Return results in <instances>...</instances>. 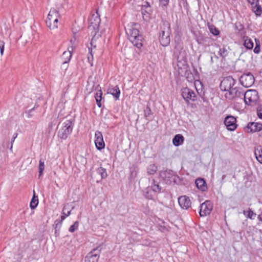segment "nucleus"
I'll return each mask as SVG.
<instances>
[{"label": "nucleus", "mask_w": 262, "mask_h": 262, "mask_svg": "<svg viewBox=\"0 0 262 262\" xmlns=\"http://www.w3.org/2000/svg\"><path fill=\"white\" fill-rule=\"evenodd\" d=\"M44 169H45L44 160L40 159L39 161V166H38L39 178H40L42 175Z\"/></svg>", "instance_id": "c756f323"}, {"label": "nucleus", "mask_w": 262, "mask_h": 262, "mask_svg": "<svg viewBox=\"0 0 262 262\" xmlns=\"http://www.w3.org/2000/svg\"><path fill=\"white\" fill-rule=\"evenodd\" d=\"M66 53V51L63 52V54H64Z\"/></svg>", "instance_id": "de8ad7c7"}, {"label": "nucleus", "mask_w": 262, "mask_h": 262, "mask_svg": "<svg viewBox=\"0 0 262 262\" xmlns=\"http://www.w3.org/2000/svg\"><path fill=\"white\" fill-rule=\"evenodd\" d=\"M194 85L198 92H199V91L202 90L203 84L201 81L198 80H195L194 82Z\"/></svg>", "instance_id": "72a5a7b5"}, {"label": "nucleus", "mask_w": 262, "mask_h": 262, "mask_svg": "<svg viewBox=\"0 0 262 262\" xmlns=\"http://www.w3.org/2000/svg\"><path fill=\"white\" fill-rule=\"evenodd\" d=\"M209 29L210 33H211L214 35H218L220 33L219 30L213 25H209Z\"/></svg>", "instance_id": "473e14b6"}, {"label": "nucleus", "mask_w": 262, "mask_h": 262, "mask_svg": "<svg viewBox=\"0 0 262 262\" xmlns=\"http://www.w3.org/2000/svg\"><path fill=\"white\" fill-rule=\"evenodd\" d=\"M177 67L179 69V73L181 74L187 70V53L184 50H181L177 56Z\"/></svg>", "instance_id": "20e7f679"}, {"label": "nucleus", "mask_w": 262, "mask_h": 262, "mask_svg": "<svg viewBox=\"0 0 262 262\" xmlns=\"http://www.w3.org/2000/svg\"><path fill=\"white\" fill-rule=\"evenodd\" d=\"M195 185L197 188L202 191H205L207 189V184L202 178H199L195 180Z\"/></svg>", "instance_id": "aec40b11"}, {"label": "nucleus", "mask_w": 262, "mask_h": 262, "mask_svg": "<svg viewBox=\"0 0 262 262\" xmlns=\"http://www.w3.org/2000/svg\"><path fill=\"white\" fill-rule=\"evenodd\" d=\"M170 25L168 23H164L159 34V41L162 46L166 47L169 45L170 42Z\"/></svg>", "instance_id": "7ed1b4c3"}, {"label": "nucleus", "mask_w": 262, "mask_h": 262, "mask_svg": "<svg viewBox=\"0 0 262 262\" xmlns=\"http://www.w3.org/2000/svg\"><path fill=\"white\" fill-rule=\"evenodd\" d=\"M258 95L255 90H249L244 94L245 102L248 105L255 104L258 100Z\"/></svg>", "instance_id": "423d86ee"}, {"label": "nucleus", "mask_w": 262, "mask_h": 262, "mask_svg": "<svg viewBox=\"0 0 262 262\" xmlns=\"http://www.w3.org/2000/svg\"><path fill=\"white\" fill-rule=\"evenodd\" d=\"M100 23V19L97 14H93L89 19L90 29H94L95 31L98 30Z\"/></svg>", "instance_id": "dca6fc26"}, {"label": "nucleus", "mask_w": 262, "mask_h": 262, "mask_svg": "<svg viewBox=\"0 0 262 262\" xmlns=\"http://www.w3.org/2000/svg\"><path fill=\"white\" fill-rule=\"evenodd\" d=\"M58 13L55 9H51L47 18L46 24L50 29H54L58 27Z\"/></svg>", "instance_id": "39448f33"}, {"label": "nucleus", "mask_w": 262, "mask_h": 262, "mask_svg": "<svg viewBox=\"0 0 262 262\" xmlns=\"http://www.w3.org/2000/svg\"><path fill=\"white\" fill-rule=\"evenodd\" d=\"M125 29L129 40L135 46L140 48L142 46V37L139 34V25L130 23L126 25Z\"/></svg>", "instance_id": "f03ea898"}, {"label": "nucleus", "mask_w": 262, "mask_h": 262, "mask_svg": "<svg viewBox=\"0 0 262 262\" xmlns=\"http://www.w3.org/2000/svg\"><path fill=\"white\" fill-rule=\"evenodd\" d=\"M141 12L144 21L149 22L151 18L152 11L148 3L145 2L142 5Z\"/></svg>", "instance_id": "1a4fd4ad"}, {"label": "nucleus", "mask_w": 262, "mask_h": 262, "mask_svg": "<svg viewBox=\"0 0 262 262\" xmlns=\"http://www.w3.org/2000/svg\"><path fill=\"white\" fill-rule=\"evenodd\" d=\"M178 203L183 209H187L191 205V201L189 198L186 195H183L179 198Z\"/></svg>", "instance_id": "a211bd4d"}, {"label": "nucleus", "mask_w": 262, "mask_h": 262, "mask_svg": "<svg viewBox=\"0 0 262 262\" xmlns=\"http://www.w3.org/2000/svg\"><path fill=\"white\" fill-rule=\"evenodd\" d=\"M64 122H60L58 125V127H60L58 132V136L61 139H66V129L63 128L65 126H64Z\"/></svg>", "instance_id": "5701e85b"}, {"label": "nucleus", "mask_w": 262, "mask_h": 262, "mask_svg": "<svg viewBox=\"0 0 262 262\" xmlns=\"http://www.w3.org/2000/svg\"><path fill=\"white\" fill-rule=\"evenodd\" d=\"M256 46L254 49V52L256 54H258L260 51V42L258 40H257L256 38L255 39Z\"/></svg>", "instance_id": "f704fd0d"}, {"label": "nucleus", "mask_w": 262, "mask_h": 262, "mask_svg": "<svg viewBox=\"0 0 262 262\" xmlns=\"http://www.w3.org/2000/svg\"><path fill=\"white\" fill-rule=\"evenodd\" d=\"M157 170V166L155 164H150L147 167V172L148 174H154Z\"/></svg>", "instance_id": "bb28decb"}, {"label": "nucleus", "mask_w": 262, "mask_h": 262, "mask_svg": "<svg viewBox=\"0 0 262 262\" xmlns=\"http://www.w3.org/2000/svg\"><path fill=\"white\" fill-rule=\"evenodd\" d=\"M242 84L245 87H250L254 82V76L251 73L243 74L240 78Z\"/></svg>", "instance_id": "ddd939ff"}, {"label": "nucleus", "mask_w": 262, "mask_h": 262, "mask_svg": "<svg viewBox=\"0 0 262 262\" xmlns=\"http://www.w3.org/2000/svg\"><path fill=\"white\" fill-rule=\"evenodd\" d=\"M243 213L246 217H248L251 220H254L256 216V214L251 209H248L247 210L244 211Z\"/></svg>", "instance_id": "c85d7f7f"}, {"label": "nucleus", "mask_w": 262, "mask_h": 262, "mask_svg": "<svg viewBox=\"0 0 262 262\" xmlns=\"http://www.w3.org/2000/svg\"><path fill=\"white\" fill-rule=\"evenodd\" d=\"M99 173L101 175L102 179L105 178L107 176L106 170L105 168L100 167L99 169Z\"/></svg>", "instance_id": "c9c22d12"}, {"label": "nucleus", "mask_w": 262, "mask_h": 262, "mask_svg": "<svg viewBox=\"0 0 262 262\" xmlns=\"http://www.w3.org/2000/svg\"><path fill=\"white\" fill-rule=\"evenodd\" d=\"M99 259V252L97 250L94 249L85 256L84 262H98Z\"/></svg>", "instance_id": "f3484780"}, {"label": "nucleus", "mask_w": 262, "mask_h": 262, "mask_svg": "<svg viewBox=\"0 0 262 262\" xmlns=\"http://www.w3.org/2000/svg\"><path fill=\"white\" fill-rule=\"evenodd\" d=\"M5 42L3 40H0V52L1 56H3L4 52Z\"/></svg>", "instance_id": "4c0bfd02"}, {"label": "nucleus", "mask_w": 262, "mask_h": 262, "mask_svg": "<svg viewBox=\"0 0 262 262\" xmlns=\"http://www.w3.org/2000/svg\"><path fill=\"white\" fill-rule=\"evenodd\" d=\"M73 49H74L73 46H71V47H69L68 48V52L70 54V58L72 56Z\"/></svg>", "instance_id": "a19ab883"}, {"label": "nucleus", "mask_w": 262, "mask_h": 262, "mask_svg": "<svg viewBox=\"0 0 262 262\" xmlns=\"http://www.w3.org/2000/svg\"><path fill=\"white\" fill-rule=\"evenodd\" d=\"M96 92L95 93V98L96 101L97 105L99 107L102 106L101 100L102 96V91L101 88L99 85L97 86L96 88Z\"/></svg>", "instance_id": "6ab92c4d"}, {"label": "nucleus", "mask_w": 262, "mask_h": 262, "mask_svg": "<svg viewBox=\"0 0 262 262\" xmlns=\"http://www.w3.org/2000/svg\"><path fill=\"white\" fill-rule=\"evenodd\" d=\"M79 224L77 222H75L73 225H72L69 229V230L71 232H74L78 227Z\"/></svg>", "instance_id": "e433bc0d"}, {"label": "nucleus", "mask_w": 262, "mask_h": 262, "mask_svg": "<svg viewBox=\"0 0 262 262\" xmlns=\"http://www.w3.org/2000/svg\"><path fill=\"white\" fill-rule=\"evenodd\" d=\"M160 176L164 180L166 183L171 184L172 182L178 183L180 181L179 177L172 171H162L160 173Z\"/></svg>", "instance_id": "0eeeda50"}, {"label": "nucleus", "mask_w": 262, "mask_h": 262, "mask_svg": "<svg viewBox=\"0 0 262 262\" xmlns=\"http://www.w3.org/2000/svg\"><path fill=\"white\" fill-rule=\"evenodd\" d=\"M257 218L260 222H262V212L258 215Z\"/></svg>", "instance_id": "37998d69"}, {"label": "nucleus", "mask_w": 262, "mask_h": 262, "mask_svg": "<svg viewBox=\"0 0 262 262\" xmlns=\"http://www.w3.org/2000/svg\"><path fill=\"white\" fill-rule=\"evenodd\" d=\"M73 124L72 120H68L67 122V134H71L72 133Z\"/></svg>", "instance_id": "7c9ffc66"}, {"label": "nucleus", "mask_w": 262, "mask_h": 262, "mask_svg": "<svg viewBox=\"0 0 262 262\" xmlns=\"http://www.w3.org/2000/svg\"><path fill=\"white\" fill-rule=\"evenodd\" d=\"M160 191V188L159 184L157 183H156L155 181H154L150 188H148L147 194H145L146 197L149 199H151L155 196L156 193Z\"/></svg>", "instance_id": "2eb2a0df"}, {"label": "nucleus", "mask_w": 262, "mask_h": 262, "mask_svg": "<svg viewBox=\"0 0 262 262\" xmlns=\"http://www.w3.org/2000/svg\"><path fill=\"white\" fill-rule=\"evenodd\" d=\"M73 32H75V31L74 30V28L72 29Z\"/></svg>", "instance_id": "09e8293b"}, {"label": "nucleus", "mask_w": 262, "mask_h": 262, "mask_svg": "<svg viewBox=\"0 0 262 262\" xmlns=\"http://www.w3.org/2000/svg\"><path fill=\"white\" fill-rule=\"evenodd\" d=\"M33 192H34V195L31 199V202L30 204V207L32 209H35L37 207V206L38 204V196H35L34 191H33Z\"/></svg>", "instance_id": "cd10ccee"}, {"label": "nucleus", "mask_w": 262, "mask_h": 262, "mask_svg": "<svg viewBox=\"0 0 262 262\" xmlns=\"http://www.w3.org/2000/svg\"><path fill=\"white\" fill-rule=\"evenodd\" d=\"M255 157L257 161L262 164V148L260 147H258L255 148L254 152Z\"/></svg>", "instance_id": "a878e982"}, {"label": "nucleus", "mask_w": 262, "mask_h": 262, "mask_svg": "<svg viewBox=\"0 0 262 262\" xmlns=\"http://www.w3.org/2000/svg\"><path fill=\"white\" fill-rule=\"evenodd\" d=\"M262 130V124L258 122H250L245 128V130L248 133H253Z\"/></svg>", "instance_id": "4468645a"}, {"label": "nucleus", "mask_w": 262, "mask_h": 262, "mask_svg": "<svg viewBox=\"0 0 262 262\" xmlns=\"http://www.w3.org/2000/svg\"><path fill=\"white\" fill-rule=\"evenodd\" d=\"M181 95L187 103L194 101L196 96L195 93L188 88H184L181 90Z\"/></svg>", "instance_id": "6e6552de"}, {"label": "nucleus", "mask_w": 262, "mask_h": 262, "mask_svg": "<svg viewBox=\"0 0 262 262\" xmlns=\"http://www.w3.org/2000/svg\"><path fill=\"white\" fill-rule=\"evenodd\" d=\"M253 11L256 16H260L262 12V8L259 5H256L253 8Z\"/></svg>", "instance_id": "2f4dec72"}, {"label": "nucleus", "mask_w": 262, "mask_h": 262, "mask_svg": "<svg viewBox=\"0 0 262 262\" xmlns=\"http://www.w3.org/2000/svg\"><path fill=\"white\" fill-rule=\"evenodd\" d=\"M244 46L248 49L251 50L253 48L254 43L252 40L248 37H244Z\"/></svg>", "instance_id": "b1692460"}, {"label": "nucleus", "mask_w": 262, "mask_h": 262, "mask_svg": "<svg viewBox=\"0 0 262 262\" xmlns=\"http://www.w3.org/2000/svg\"><path fill=\"white\" fill-rule=\"evenodd\" d=\"M248 1L251 3H253L254 1V0H248Z\"/></svg>", "instance_id": "c03bdc74"}, {"label": "nucleus", "mask_w": 262, "mask_h": 262, "mask_svg": "<svg viewBox=\"0 0 262 262\" xmlns=\"http://www.w3.org/2000/svg\"><path fill=\"white\" fill-rule=\"evenodd\" d=\"M94 142L96 148L99 150L104 149L105 144L103 140L102 134L100 131H96L94 136Z\"/></svg>", "instance_id": "9b49d317"}, {"label": "nucleus", "mask_w": 262, "mask_h": 262, "mask_svg": "<svg viewBox=\"0 0 262 262\" xmlns=\"http://www.w3.org/2000/svg\"><path fill=\"white\" fill-rule=\"evenodd\" d=\"M257 116L259 119L262 120V106H259L258 107Z\"/></svg>", "instance_id": "58836bf2"}, {"label": "nucleus", "mask_w": 262, "mask_h": 262, "mask_svg": "<svg viewBox=\"0 0 262 262\" xmlns=\"http://www.w3.org/2000/svg\"><path fill=\"white\" fill-rule=\"evenodd\" d=\"M70 214V212H68V214H67L66 216H68Z\"/></svg>", "instance_id": "49530a36"}, {"label": "nucleus", "mask_w": 262, "mask_h": 262, "mask_svg": "<svg viewBox=\"0 0 262 262\" xmlns=\"http://www.w3.org/2000/svg\"><path fill=\"white\" fill-rule=\"evenodd\" d=\"M107 93L113 95L115 100H118L120 97V91L119 88L117 86H116L115 87L110 88L108 89Z\"/></svg>", "instance_id": "412c9836"}, {"label": "nucleus", "mask_w": 262, "mask_h": 262, "mask_svg": "<svg viewBox=\"0 0 262 262\" xmlns=\"http://www.w3.org/2000/svg\"><path fill=\"white\" fill-rule=\"evenodd\" d=\"M160 4L163 6H165L168 4V0H159Z\"/></svg>", "instance_id": "ea45409f"}, {"label": "nucleus", "mask_w": 262, "mask_h": 262, "mask_svg": "<svg viewBox=\"0 0 262 262\" xmlns=\"http://www.w3.org/2000/svg\"><path fill=\"white\" fill-rule=\"evenodd\" d=\"M64 207H65L64 206L63 208V209H62V215L61 216V220H56L55 221V233H56L57 231L60 228L61 226L62 222L64 220V219L66 217V216L64 215L65 213L64 212Z\"/></svg>", "instance_id": "393cba45"}, {"label": "nucleus", "mask_w": 262, "mask_h": 262, "mask_svg": "<svg viewBox=\"0 0 262 262\" xmlns=\"http://www.w3.org/2000/svg\"><path fill=\"white\" fill-rule=\"evenodd\" d=\"M62 115V113L61 112H60L59 114V117H60Z\"/></svg>", "instance_id": "a18cd8bd"}, {"label": "nucleus", "mask_w": 262, "mask_h": 262, "mask_svg": "<svg viewBox=\"0 0 262 262\" xmlns=\"http://www.w3.org/2000/svg\"><path fill=\"white\" fill-rule=\"evenodd\" d=\"M224 123L227 129L229 131H234L237 127L236 119L233 116H227Z\"/></svg>", "instance_id": "9d476101"}, {"label": "nucleus", "mask_w": 262, "mask_h": 262, "mask_svg": "<svg viewBox=\"0 0 262 262\" xmlns=\"http://www.w3.org/2000/svg\"><path fill=\"white\" fill-rule=\"evenodd\" d=\"M17 137V133H15L14 135H13V138L12 139V140H11V148H12V143L14 141L15 139H16V138Z\"/></svg>", "instance_id": "79ce46f5"}, {"label": "nucleus", "mask_w": 262, "mask_h": 262, "mask_svg": "<svg viewBox=\"0 0 262 262\" xmlns=\"http://www.w3.org/2000/svg\"><path fill=\"white\" fill-rule=\"evenodd\" d=\"M184 138L181 134L176 135L172 139V143L175 146H179L183 144Z\"/></svg>", "instance_id": "4be33fe9"}, {"label": "nucleus", "mask_w": 262, "mask_h": 262, "mask_svg": "<svg viewBox=\"0 0 262 262\" xmlns=\"http://www.w3.org/2000/svg\"><path fill=\"white\" fill-rule=\"evenodd\" d=\"M213 208L212 204L209 201H206L201 205L200 215L201 216H205L209 215Z\"/></svg>", "instance_id": "f8f14e48"}, {"label": "nucleus", "mask_w": 262, "mask_h": 262, "mask_svg": "<svg viewBox=\"0 0 262 262\" xmlns=\"http://www.w3.org/2000/svg\"><path fill=\"white\" fill-rule=\"evenodd\" d=\"M235 81L231 77L225 78L221 82L220 88L222 91L227 92L225 95L229 99L240 97L241 93L237 87L235 86Z\"/></svg>", "instance_id": "f257e3e1"}]
</instances>
